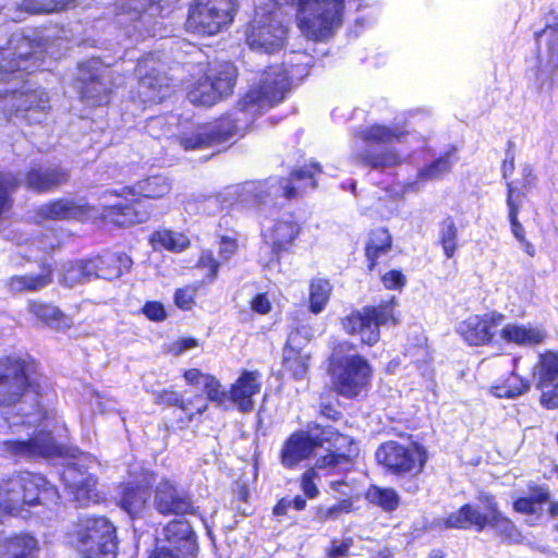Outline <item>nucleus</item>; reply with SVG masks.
<instances>
[{
	"label": "nucleus",
	"mask_w": 558,
	"mask_h": 558,
	"mask_svg": "<svg viewBox=\"0 0 558 558\" xmlns=\"http://www.w3.org/2000/svg\"><path fill=\"white\" fill-rule=\"evenodd\" d=\"M319 435V446L324 442H330V453L320 457L316 461L318 470H326L328 474H342L350 471L353 466L354 458L359 454V447L350 436L337 433L328 427L324 428Z\"/></svg>",
	"instance_id": "nucleus-14"
},
{
	"label": "nucleus",
	"mask_w": 558,
	"mask_h": 558,
	"mask_svg": "<svg viewBox=\"0 0 558 558\" xmlns=\"http://www.w3.org/2000/svg\"><path fill=\"white\" fill-rule=\"evenodd\" d=\"M457 161L454 149L446 153L444 156L434 160L430 165L418 170L417 180L421 182L434 181L440 179L444 174L451 171Z\"/></svg>",
	"instance_id": "nucleus-45"
},
{
	"label": "nucleus",
	"mask_w": 558,
	"mask_h": 558,
	"mask_svg": "<svg viewBox=\"0 0 558 558\" xmlns=\"http://www.w3.org/2000/svg\"><path fill=\"white\" fill-rule=\"evenodd\" d=\"M458 331L469 344H483L488 339V320L471 316L459 325Z\"/></svg>",
	"instance_id": "nucleus-41"
},
{
	"label": "nucleus",
	"mask_w": 558,
	"mask_h": 558,
	"mask_svg": "<svg viewBox=\"0 0 558 558\" xmlns=\"http://www.w3.org/2000/svg\"><path fill=\"white\" fill-rule=\"evenodd\" d=\"M117 191H106L101 195V215L105 219H110L113 223L122 227L143 223L149 219L150 209L145 202L134 199L129 203L126 199L129 195L119 197L116 194Z\"/></svg>",
	"instance_id": "nucleus-16"
},
{
	"label": "nucleus",
	"mask_w": 558,
	"mask_h": 558,
	"mask_svg": "<svg viewBox=\"0 0 558 558\" xmlns=\"http://www.w3.org/2000/svg\"><path fill=\"white\" fill-rule=\"evenodd\" d=\"M113 71L99 59L93 58L78 64L74 88L81 100L88 106L107 105L112 87L118 85L112 78Z\"/></svg>",
	"instance_id": "nucleus-8"
},
{
	"label": "nucleus",
	"mask_w": 558,
	"mask_h": 558,
	"mask_svg": "<svg viewBox=\"0 0 558 558\" xmlns=\"http://www.w3.org/2000/svg\"><path fill=\"white\" fill-rule=\"evenodd\" d=\"M218 90L205 75L192 85L186 96L193 105L210 107L222 99Z\"/></svg>",
	"instance_id": "nucleus-42"
},
{
	"label": "nucleus",
	"mask_w": 558,
	"mask_h": 558,
	"mask_svg": "<svg viewBox=\"0 0 558 558\" xmlns=\"http://www.w3.org/2000/svg\"><path fill=\"white\" fill-rule=\"evenodd\" d=\"M171 190V183L162 175L148 177L145 180L138 181L132 186H123L116 192L119 197L125 195L143 196L145 198H160L167 195Z\"/></svg>",
	"instance_id": "nucleus-28"
},
{
	"label": "nucleus",
	"mask_w": 558,
	"mask_h": 558,
	"mask_svg": "<svg viewBox=\"0 0 558 558\" xmlns=\"http://www.w3.org/2000/svg\"><path fill=\"white\" fill-rule=\"evenodd\" d=\"M34 373L35 366L33 363L12 357L0 360V405L15 403L27 387L39 393V385L33 377Z\"/></svg>",
	"instance_id": "nucleus-13"
},
{
	"label": "nucleus",
	"mask_w": 558,
	"mask_h": 558,
	"mask_svg": "<svg viewBox=\"0 0 558 558\" xmlns=\"http://www.w3.org/2000/svg\"><path fill=\"white\" fill-rule=\"evenodd\" d=\"M352 510V501L350 499H343L331 507H319L317 510V517L320 521L335 520L342 513H349Z\"/></svg>",
	"instance_id": "nucleus-54"
},
{
	"label": "nucleus",
	"mask_w": 558,
	"mask_h": 558,
	"mask_svg": "<svg viewBox=\"0 0 558 558\" xmlns=\"http://www.w3.org/2000/svg\"><path fill=\"white\" fill-rule=\"evenodd\" d=\"M204 388L207 398L219 405H225L230 400V395L221 390L220 383L214 376L206 377Z\"/></svg>",
	"instance_id": "nucleus-55"
},
{
	"label": "nucleus",
	"mask_w": 558,
	"mask_h": 558,
	"mask_svg": "<svg viewBox=\"0 0 558 558\" xmlns=\"http://www.w3.org/2000/svg\"><path fill=\"white\" fill-rule=\"evenodd\" d=\"M66 543L84 558H116V529L104 517L82 518L65 534Z\"/></svg>",
	"instance_id": "nucleus-4"
},
{
	"label": "nucleus",
	"mask_w": 558,
	"mask_h": 558,
	"mask_svg": "<svg viewBox=\"0 0 558 558\" xmlns=\"http://www.w3.org/2000/svg\"><path fill=\"white\" fill-rule=\"evenodd\" d=\"M154 396L156 403L166 404L169 407H178L187 415L189 421L193 420L194 413L192 412L191 409L192 402L183 400L182 396L179 392L163 390L155 392Z\"/></svg>",
	"instance_id": "nucleus-52"
},
{
	"label": "nucleus",
	"mask_w": 558,
	"mask_h": 558,
	"mask_svg": "<svg viewBox=\"0 0 558 558\" xmlns=\"http://www.w3.org/2000/svg\"><path fill=\"white\" fill-rule=\"evenodd\" d=\"M12 173H0V215L9 205V195L21 184Z\"/></svg>",
	"instance_id": "nucleus-53"
},
{
	"label": "nucleus",
	"mask_w": 558,
	"mask_h": 558,
	"mask_svg": "<svg viewBox=\"0 0 558 558\" xmlns=\"http://www.w3.org/2000/svg\"><path fill=\"white\" fill-rule=\"evenodd\" d=\"M403 132L398 129L374 124L361 131V138L366 147L357 154V159L365 166L375 170L395 167L401 162L399 154L392 148L377 150L374 145H389L395 141H401Z\"/></svg>",
	"instance_id": "nucleus-11"
},
{
	"label": "nucleus",
	"mask_w": 558,
	"mask_h": 558,
	"mask_svg": "<svg viewBox=\"0 0 558 558\" xmlns=\"http://www.w3.org/2000/svg\"><path fill=\"white\" fill-rule=\"evenodd\" d=\"M439 241L445 255L451 258L458 247V228L451 217L445 218L439 228Z\"/></svg>",
	"instance_id": "nucleus-48"
},
{
	"label": "nucleus",
	"mask_w": 558,
	"mask_h": 558,
	"mask_svg": "<svg viewBox=\"0 0 558 558\" xmlns=\"http://www.w3.org/2000/svg\"><path fill=\"white\" fill-rule=\"evenodd\" d=\"M490 527L500 537L508 539H514L519 536V531L514 523L507 517L502 515L495 507L490 504Z\"/></svg>",
	"instance_id": "nucleus-50"
},
{
	"label": "nucleus",
	"mask_w": 558,
	"mask_h": 558,
	"mask_svg": "<svg viewBox=\"0 0 558 558\" xmlns=\"http://www.w3.org/2000/svg\"><path fill=\"white\" fill-rule=\"evenodd\" d=\"M262 388V377L258 372L244 371L229 391L230 401L241 412L254 410V396L258 395Z\"/></svg>",
	"instance_id": "nucleus-23"
},
{
	"label": "nucleus",
	"mask_w": 558,
	"mask_h": 558,
	"mask_svg": "<svg viewBox=\"0 0 558 558\" xmlns=\"http://www.w3.org/2000/svg\"><path fill=\"white\" fill-rule=\"evenodd\" d=\"M90 265L95 266L93 278L111 280L119 278L123 274V268L130 267L131 259L124 254L107 253L90 259Z\"/></svg>",
	"instance_id": "nucleus-32"
},
{
	"label": "nucleus",
	"mask_w": 558,
	"mask_h": 558,
	"mask_svg": "<svg viewBox=\"0 0 558 558\" xmlns=\"http://www.w3.org/2000/svg\"><path fill=\"white\" fill-rule=\"evenodd\" d=\"M318 163H311L298 169L286 178H269L266 181L245 182L235 189L238 202L251 207L262 204H277L279 198L291 199L303 194L307 189H315V175L320 173Z\"/></svg>",
	"instance_id": "nucleus-3"
},
{
	"label": "nucleus",
	"mask_w": 558,
	"mask_h": 558,
	"mask_svg": "<svg viewBox=\"0 0 558 558\" xmlns=\"http://www.w3.org/2000/svg\"><path fill=\"white\" fill-rule=\"evenodd\" d=\"M143 313L147 318L155 322H160L166 318V311L163 305L159 302H147L143 307Z\"/></svg>",
	"instance_id": "nucleus-62"
},
{
	"label": "nucleus",
	"mask_w": 558,
	"mask_h": 558,
	"mask_svg": "<svg viewBox=\"0 0 558 558\" xmlns=\"http://www.w3.org/2000/svg\"><path fill=\"white\" fill-rule=\"evenodd\" d=\"M87 205H77L71 201L59 199L40 206L39 217L45 219H83L89 215Z\"/></svg>",
	"instance_id": "nucleus-31"
},
{
	"label": "nucleus",
	"mask_w": 558,
	"mask_h": 558,
	"mask_svg": "<svg viewBox=\"0 0 558 558\" xmlns=\"http://www.w3.org/2000/svg\"><path fill=\"white\" fill-rule=\"evenodd\" d=\"M154 507L161 514L179 515L193 512L190 493L170 480H162L157 484Z\"/></svg>",
	"instance_id": "nucleus-20"
},
{
	"label": "nucleus",
	"mask_w": 558,
	"mask_h": 558,
	"mask_svg": "<svg viewBox=\"0 0 558 558\" xmlns=\"http://www.w3.org/2000/svg\"><path fill=\"white\" fill-rule=\"evenodd\" d=\"M0 56V116L8 121L21 117L28 123L43 122L49 108L47 94L31 88L24 80L25 73L44 62V47L35 32L14 33Z\"/></svg>",
	"instance_id": "nucleus-1"
},
{
	"label": "nucleus",
	"mask_w": 558,
	"mask_h": 558,
	"mask_svg": "<svg viewBox=\"0 0 558 558\" xmlns=\"http://www.w3.org/2000/svg\"><path fill=\"white\" fill-rule=\"evenodd\" d=\"M291 77L293 74L290 75L283 65L270 66L263 73L259 84L252 87L239 101V109L234 114L222 117L199 128L195 134L182 137L181 145L185 149H201L228 142L244 131L264 108L283 100Z\"/></svg>",
	"instance_id": "nucleus-2"
},
{
	"label": "nucleus",
	"mask_w": 558,
	"mask_h": 558,
	"mask_svg": "<svg viewBox=\"0 0 558 558\" xmlns=\"http://www.w3.org/2000/svg\"><path fill=\"white\" fill-rule=\"evenodd\" d=\"M0 452L11 458L29 460L59 456L61 447L57 445L50 433L39 432L26 440L2 441Z\"/></svg>",
	"instance_id": "nucleus-19"
},
{
	"label": "nucleus",
	"mask_w": 558,
	"mask_h": 558,
	"mask_svg": "<svg viewBox=\"0 0 558 558\" xmlns=\"http://www.w3.org/2000/svg\"><path fill=\"white\" fill-rule=\"evenodd\" d=\"M397 325L399 318L395 314V300L377 306H364L342 319L343 329L350 335H356L367 345L375 344L380 338V326Z\"/></svg>",
	"instance_id": "nucleus-9"
},
{
	"label": "nucleus",
	"mask_w": 558,
	"mask_h": 558,
	"mask_svg": "<svg viewBox=\"0 0 558 558\" xmlns=\"http://www.w3.org/2000/svg\"><path fill=\"white\" fill-rule=\"evenodd\" d=\"M330 373L336 391L343 397L354 398L367 386L372 368L363 356L353 354L333 357Z\"/></svg>",
	"instance_id": "nucleus-12"
},
{
	"label": "nucleus",
	"mask_w": 558,
	"mask_h": 558,
	"mask_svg": "<svg viewBox=\"0 0 558 558\" xmlns=\"http://www.w3.org/2000/svg\"><path fill=\"white\" fill-rule=\"evenodd\" d=\"M29 311L41 322L53 328H61L69 325L68 317L56 306L34 302Z\"/></svg>",
	"instance_id": "nucleus-46"
},
{
	"label": "nucleus",
	"mask_w": 558,
	"mask_h": 558,
	"mask_svg": "<svg viewBox=\"0 0 558 558\" xmlns=\"http://www.w3.org/2000/svg\"><path fill=\"white\" fill-rule=\"evenodd\" d=\"M198 267L208 268L207 277L209 281H214L218 274L219 263L215 259L210 251H204L198 259Z\"/></svg>",
	"instance_id": "nucleus-58"
},
{
	"label": "nucleus",
	"mask_w": 558,
	"mask_h": 558,
	"mask_svg": "<svg viewBox=\"0 0 558 558\" xmlns=\"http://www.w3.org/2000/svg\"><path fill=\"white\" fill-rule=\"evenodd\" d=\"M391 248V236L386 229L374 230L369 234L368 242L366 244V257L369 262L368 268L374 269L376 260L386 255Z\"/></svg>",
	"instance_id": "nucleus-44"
},
{
	"label": "nucleus",
	"mask_w": 558,
	"mask_h": 558,
	"mask_svg": "<svg viewBox=\"0 0 558 558\" xmlns=\"http://www.w3.org/2000/svg\"><path fill=\"white\" fill-rule=\"evenodd\" d=\"M352 545H353V539L351 537L342 539L341 542L333 539L331 542V546L327 549V557L328 558L345 557Z\"/></svg>",
	"instance_id": "nucleus-59"
},
{
	"label": "nucleus",
	"mask_w": 558,
	"mask_h": 558,
	"mask_svg": "<svg viewBox=\"0 0 558 558\" xmlns=\"http://www.w3.org/2000/svg\"><path fill=\"white\" fill-rule=\"evenodd\" d=\"M330 284L327 280L317 279L314 280L310 288V308L314 314L320 313L330 295Z\"/></svg>",
	"instance_id": "nucleus-49"
},
{
	"label": "nucleus",
	"mask_w": 558,
	"mask_h": 558,
	"mask_svg": "<svg viewBox=\"0 0 558 558\" xmlns=\"http://www.w3.org/2000/svg\"><path fill=\"white\" fill-rule=\"evenodd\" d=\"M207 78L219 88V94L222 98L232 94L235 86L238 70L231 62H221L211 65L207 73Z\"/></svg>",
	"instance_id": "nucleus-34"
},
{
	"label": "nucleus",
	"mask_w": 558,
	"mask_h": 558,
	"mask_svg": "<svg viewBox=\"0 0 558 558\" xmlns=\"http://www.w3.org/2000/svg\"><path fill=\"white\" fill-rule=\"evenodd\" d=\"M530 496L518 497L512 506L513 510L521 514L533 515L537 512L536 505H543L549 501L550 494L546 486H529Z\"/></svg>",
	"instance_id": "nucleus-40"
},
{
	"label": "nucleus",
	"mask_w": 558,
	"mask_h": 558,
	"mask_svg": "<svg viewBox=\"0 0 558 558\" xmlns=\"http://www.w3.org/2000/svg\"><path fill=\"white\" fill-rule=\"evenodd\" d=\"M369 502L380 507L385 511H393L400 504L398 493L392 488L371 486L366 493Z\"/></svg>",
	"instance_id": "nucleus-47"
},
{
	"label": "nucleus",
	"mask_w": 558,
	"mask_h": 558,
	"mask_svg": "<svg viewBox=\"0 0 558 558\" xmlns=\"http://www.w3.org/2000/svg\"><path fill=\"white\" fill-rule=\"evenodd\" d=\"M157 541H165L168 544L159 548H166L178 556L179 554H193L196 548L195 536L190 524L181 520L169 522L162 529Z\"/></svg>",
	"instance_id": "nucleus-22"
},
{
	"label": "nucleus",
	"mask_w": 558,
	"mask_h": 558,
	"mask_svg": "<svg viewBox=\"0 0 558 558\" xmlns=\"http://www.w3.org/2000/svg\"><path fill=\"white\" fill-rule=\"evenodd\" d=\"M148 498L149 492L147 487L128 484L122 488L119 505L125 512L134 518L145 510Z\"/></svg>",
	"instance_id": "nucleus-37"
},
{
	"label": "nucleus",
	"mask_w": 558,
	"mask_h": 558,
	"mask_svg": "<svg viewBox=\"0 0 558 558\" xmlns=\"http://www.w3.org/2000/svg\"><path fill=\"white\" fill-rule=\"evenodd\" d=\"M150 243L155 250L165 248L171 252H181L190 245V240L181 232L162 229L150 235Z\"/></svg>",
	"instance_id": "nucleus-43"
},
{
	"label": "nucleus",
	"mask_w": 558,
	"mask_h": 558,
	"mask_svg": "<svg viewBox=\"0 0 558 558\" xmlns=\"http://www.w3.org/2000/svg\"><path fill=\"white\" fill-rule=\"evenodd\" d=\"M69 180V173L60 167L32 168L25 177V184L36 192H48Z\"/></svg>",
	"instance_id": "nucleus-27"
},
{
	"label": "nucleus",
	"mask_w": 558,
	"mask_h": 558,
	"mask_svg": "<svg viewBox=\"0 0 558 558\" xmlns=\"http://www.w3.org/2000/svg\"><path fill=\"white\" fill-rule=\"evenodd\" d=\"M51 275L52 269L49 266H43L39 274L11 277L7 286L13 293L36 292L50 284L52 280Z\"/></svg>",
	"instance_id": "nucleus-33"
},
{
	"label": "nucleus",
	"mask_w": 558,
	"mask_h": 558,
	"mask_svg": "<svg viewBox=\"0 0 558 558\" xmlns=\"http://www.w3.org/2000/svg\"><path fill=\"white\" fill-rule=\"evenodd\" d=\"M194 301V290L192 288L178 289L174 293V303L182 310H189Z\"/></svg>",
	"instance_id": "nucleus-60"
},
{
	"label": "nucleus",
	"mask_w": 558,
	"mask_h": 558,
	"mask_svg": "<svg viewBox=\"0 0 558 558\" xmlns=\"http://www.w3.org/2000/svg\"><path fill=\"white\" fill-rule=\"evenodd\" d=\"M319 435L316 433L296 432L284 442L280 459L284 468L292 469L303 460L311 457L315 448L319 447Z\"/></svg>",
	"instance_id": "nucleus-21"
},
{
	"label": "nucleus",
	"mask_w": 558,
	"mask_h": 558,
	"mask_svg": "<svg viewBox=\"0 0 558 558\" xmlns=\"http://www.w3.org/2000/svg\"><path fill=\"white\" fill-rule=\"evenodd\" d=\"M530 387L529 379L511 371L490 386V392L497 398L513 399L525 393Z\"/></svg>",
	"instance_id": "nucleus-35"
},
{
	"label": "nucleus",
	"mask_w": 558,
	"mask_h": 558,
	"mask_svg": "<svg viewBox=\"0 0 558 558\" xmlns=\"http://www.w3.org/2000/svg\"><path fill=\"white\" fill-rule=\"evenodd\" d=\"M376 458L395 474H418L425 465L427 454L424 447L417 444L405 446L388 441L377 449Z\"/></svg>",
	"instance_id": "nucleus-15"
},
{
	"label": "nucleus",
	"mask_w": 558,
	"mask_h": 558,
	"mask_svg": "<svg viewBox=\"0 0 558 558\" xmlns=\"http://www.w3.org/2000/svg\"><path fill=\"white\" fill-rule=\"evenodd\" d=\"M236 10V0H195L186 26L202 35H215L233 21Z\"/></svg>",
	"instance_id": "nucleus-10"
},
{
	"label": "nucleus",
	"mask_w": 558,
	"mask_h": 558,
	"mask_svg": "<svg viewBox=\"0 0 558 558\" xmlns=\"http://www.w3.org/2000/svg\"><path fill=\"white\" fill-rule=\"evenodd\" d=\"M544 27L534 33L538 51L544 50L549 60L558 61V13L549 10L544 14Z\"/></svg>",
	"instance_id": "nucleus-29"
},
{
	"label": "nucleus",
	"mask_w": 558,
	"mask_h": 558,
	"mask_svg": "<svg viewBox=\"0 0 558 558\" xmlns=\"http://www.w3.org/2000/svg\"><path fill=\"white\" fill-rule=\"evenodd\" d=\"M62 481L64 482L65 486L73 490L74 488L82 486V485H94L96 484V480L83 472L80 468L76 466V464H69L64 468L62 474H61Z\"/></svg>",
	"instance_id": "nucleus-51"
},
{
	"label": "nucleus",
	"mask_w": 558,
	"mask_h": 558,
	"mask_svg": "<svg viewBox=\"0 0 558 558\" xmlns=\"http://www.w3.org/2000/svg\"><path fill=\"white\" fill-rule=\"evenodd\" d=\"M296 336H289L283 349V369L295 379L305 378L311 353L302 348V341H296Z\"/></svg>",
	"instance_id": "nucleus-26"
},
{
	"label": "nucleus",
	"mask_w": 558,
	"mask_h": 558,
	"mask_svg": "<svg viewBox=\"0 0 558 558\" xmlns=\"http://www.w3.org/2000/svg\"><path fill=\"white\" fill-rule=\"evenodd\" d=\"M95 485H82L73 490L71 493L74 496V499L78 502L81 507H86L89 505V502L97 501V494L95 493Z\"/></svg>",
	"instance_id": "nucleus-57"
},
{
	"label": "nucleus",
	"mask_w": 558,
	"mask_h": 558,
	"mask_svg": "<svg viewBox=\"0 0 558 558\" xmlns=\"http://www.w3.org/2000/svg\"><path fill=\"white\" fill-rule=\"evenodd\" d=\"M306 506V500L302 496H295L293 499H282L275 508L276 514H282L287 508H294L295 510H303Z\"/></svg>",
	"instance_id": "nucleus-64"
},
{
	"label": "nucleus",
	"mask_w": 558,
	"mask_h": 558,
	"mask_svg": "<svg viewBox=\"0 0 558 558\" xmlns=\"http://www.w3.org/2000/svg\"><path fill=\"white\" fill-rule=\"evenodd\" d=\"M95 266L88 260L66 262L60 269L59 281L66 287L84 283L93 279Z\"/></svg>",
	"instance_id": "nucleus-38"
},
{
	"label": "nucleus",
	"mask_w": 558,
	"mask_h": 558,
	"mask_svg": "<svg viewBox=\"0 0 558 558\" xmlns=\"http://www.w3.org/2000/svg\"><path fill=\"white\" fill-rule=\"evenodd\" d=\"M300 231V225L289 216L275 221L272 227L265 231L264 236L272 252L278 256L280 253L290 250Z\"/></svg>",
	"instance_id": "nucleus-24"
},
{
	"label": "nucleus",
	"mask_w": 558,
	"mask_h": 558,
	"mask_svg": "<svg viewBox=\"0 0 558 558\" xmlns=\"http://www.w3.org/2000/svg\"><path fill=\"white\" fill-rule=\"evenodd\" d=\"M37 550V541L28 535L21 534L5 537L0 544V558H31Z\"/></svg>",
	"instance_id": "nucleus-36"
},
{
	"label": "nucleus",
	"mask_w": 558,
	"mask_h": 558,
	"mask_svg": "<svg viewBox=\"0 0 558 558\" xmlns=\"http://www.w3.org/2000/svg\"><path fill=\"white\" fill-rule=\"evenodd\" d=\"M514 170L513 144L509 142L506 156L501 165V171L508 186L507 204L509 207L508 214L511 223V231L518 241H523L525 233L523 226L518 220L519 207L522 201L535 187L536 175L530 165H524L520 169L519 175H514Z\"/></svg>",
	"instance_id": "nucleus-6"
},
{
	"label": "nucleus",
	"mask_w": 558,
	"mask_h": 558,
	"mask_svg": "<svg viewBox=\"0 0 558 558\" xmlns=\"http://www.w3.org/2000/svg\"><path fill=\"white\" fill-rule=\"evenodd\" d=\"M384 286L387 289H400L405 284V277L401 271L390 270L381 278Z\"/></svg>",
	"instance_id": "nucleus-61"
},
{
	"label": "nucleus",
	"mask_w": 558,
	"mask_h": 558,
	"mask_svg": "<svg viewBox=\"0 0 558 558\" xmlns=\"http://www.w3.org/2000/svg\"><path fill=\"white\" fill-rule=\"evenodd\" d=\"M138 76V97L144 104H158L170 96L171 87L168 77L160 69L154 54L138 61L136 65Z\"/></svg>",
	"instance_id": "nucleus-17"
},
{
	"label": "nucleus",
	"mask_w": 558,
	"mask_h": 558,
	"mask_svg": "<svg viewBox=\"0 0 558 558\" xmlns=\"http://www.w3.org/2000/svg\"><path fill=\"white\" fill-rule=\"evenodd\" d=\"M275 0L271 9L258 8L246 29V43L251 49L274 53L279 51L287 36L283 10Z\"/></svg>",
	"instance_id": "nucleus-5"
},
{
	"label": "nucleus",
	"mask_w": 558,
	"mask_h": 558,
	"mask_svg": "<svg viewBox=\"0 0 558 558\" xmlns=\"http://www.w3.org/2000/svg\"><path fill=\"white\" fill-rule=\"evenodd\" d=\"M238 244L234 239L222 236L219 243V255L223 260H228L236 252Z\"/></svg>",
	"instance_id": "nucleus-63"
},
{
	"label": "nucleus",
	"mask_w": 558,
	"mask_h": 558,
	"mask_svg": "<svg viewBox=\"0 0 558 558\" xmlns=\"http://www.w3.org/2000/svg\"><path fill=\"white\" fill-rule=\"evenodd\" d=\"M486 523V515L480 513L470 505L463 506L459 511L449 514L444 520L446 529H469L471 526L482 530Z\"/></svg>",
	"instance_id": "nucleus-39"
},
{
	"label": "nucleus",
	"mask_w": 558,
	"mask_h": 558,
	"mask_svg": "<svg viewBox=\"0 0 558 558\" xmlns=\"http://www.w3.org/2000/svg\"><path fill=\"white\" fill-rule=\"evenodd\" d=\"M501 338L521 347H536L545 341L547 333L544 328L526 327L508 324L500 331Z\"/></svg>",
	"instance_id": "nucleus-30"
},
{
	"label": "nucleus",
	"mask_w": 558,
	"mask_h": 558,
	"mask_svg": "<svg viewBox=\"0 0 558 558\" xmlns=\"http://www.w3.org/2000/svg\"><path fill=\"white\" fill-rule=\"evenodd\" d=\"M298 21L308 39L323 40L341 23L343 0H299Z\"/></svg>",
	"instance_id": "nucleus-7"
},
{
	"label": "nucleus",
	"mask_w": 558,
	"mask_h": 558,
	"mask_svg": "<svg viewBox=\"0 0 558 558\" xmlns=\"http://www.w3.org/2000/svg\"><path fill=\"white\" fill-rule=\"evenodd\" d=\"M73 0H22L5 4L0 14L5 20L20 21L25 13H50L66 8Z\"/></svg>",
	"instance_id": "nucleus-25"
},
{
	"label": "nucleus",
	"mask_w": 558,
	"mask_h": 558,
	"mask_svg": "<svg viewBox=\"0 0 558 558\" xmlns=\"http://www.w3.org/2000/svg\"><path fill=\"white\" fill-rule=\"evenodd\" d=\"M317 471H319L316 465L310 470H307L301 480V487L304 495L311 499L316 498L319 494V490L315 484V478L318 476Z\"/></svg>",
	"instance_id": "nucleus-56"
},
{
	"label": "nucleus",
	"mask_w": 558,
	"mask_h": 558,
	"mask_svg": "<svg viewBox=\"0 0 558 558\" xmlns=\"http://www.w3.org/2000/svg\"><path fill=\"white\" fill-rule=\"evenodd\" d=\"M535 387L541 391L539 403L546 410L558 409V353L546 350L534 365Z\"/></svg>",
	"instance_id": "nucleus-18"
}]
</instances>
